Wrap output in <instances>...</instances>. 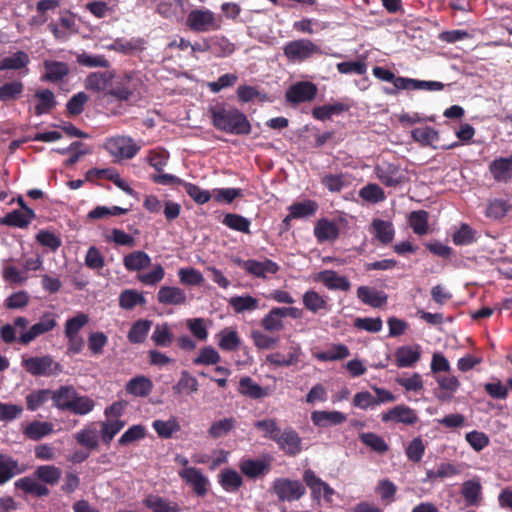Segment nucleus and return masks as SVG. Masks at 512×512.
Returning a JSON list of instances; mask_svg holds the SVG:
<instances>
[{
    "instance_id": "obj_21",
    "label": "nucleus",
    "mask_w": 512,
    "mask_h": 512,
    "mask_svg": "<svg viewBox=\"0 0 512 512\" xmlns=\"http://www.w3.org/2000/svg\"><path fill=\"white\" fill-rule=\"evenodd\" d=\"M43 67L45 74L42 76V80L47 82H60L70 73L69 65L61 61L45 60Z\"/></svg>"
},
{
    "instance_id": "obj_20",
    "label": "nucleus",
    "mask_w": 512,
    "mask_h": 512,
    "mask_svg": "<svg viewBox=\"0 0 512 512\" xmlns=\"http://www.w3.org/2000/svg\"><path fill=\"white\" fill-rule=\"evenodd\" d=\"M347 420L346 414L340 411L316 410L311 413L312 423L320 428L340 425Z\"/></svg>"
},
{
    "instance_id": "obj_14",
    "label": "nucleus",
    "mask_w": 512,
    "mask_h": 512,
    "mask_svg": "<svg viewBox=\"0 0 512 512\" xmlns=\"http://www.w3.org/2000/svg\"><path fill=\"white\" fill-rule=\"evenodd\" d=\"M419 420L417 412L411 407L399 404L381 414L384 423L394 422L404 425H415Z\"/></svg>"
},
{
    "instance_id": "obj_34",
    "label": "nucleus",
    "mask_w": 512,
    "mask_h": 512,
    "mask_svg": "<svg viewBox=\"0 0 512 512\" xmlns=\"http://www.w3.org/2000/svg\"><path fill=\"white\" fill-rule=\"evenodd\" d=\"M126 392L136 397H146L153 390V382L146 376H136L125 386Z\"/></svg>"
},
{
    "instance_id": "obj_4",
    "label": "nucleus",
    "mask_w": 512,
    "mask_h": 512,
    "mask_svg": "<svg viewBox=\"0 0 512 512\" xmlns=\"http://www.w3.org/2000/svg\"><path fill=\"white\" fill-rule=\"evenodd\" d=\"M106 151L117 159H132L141 149L130 136H114L104 143Z\"/></svg>"
},
{
    "instance_id": "obj_30",
    "label": "nucleus",
    "mask_w": 512,
    "mask_h": 512,
    "mask_svg": "<svg viewBox=\"0 0 512 512\" xmlns=\"http://www.w3.org/2000/svg\"><path fill=\"white\" fill-rule=\"evenodd\" d=\"M23 472L17 460L9 455L0 453V485L10 481Z\"/></svg>"
},
{
    "instance_id": "obj_60",
    "label": "nucleus",
    "mask_w": 512,
    "mask_h": 512,
    "mask_svg": "<svg viewBox=\"0 0 512 512\" xmlns=\"http://www.w3.org/2000/svg\"><path fill=\"white\" fill-rule=\"evenodd\" d=\"M76 61L79 65L89 68H109L110 62L104 55L88 54L86 52L77 54Z\"/></svg>"
},
{
    "instance_id": "obj_10",
    "label": "nucleus",
    "mask_w": 512,
    "mask_h": 512,
    "mask_svg": "<svg viewBox=\"0 0 512 512\" xmlns=\"http://www.w3.org/2000/svg\"><path fill=\"white\" fill-rule=\"evenodd\" d=\"M263 331L252 330L251 337L259 349H270L279 340L275 333L283 329V322H262Z\"/></svg>"
},
{
    "instance_id": "obj_64",
    "label": "nucleus",
    "mask_w": 512,
    "mask_h": 512,
    "mask_svg": "<svg viewBox=\"0 0 512 512\" xmlns=\"http://www.w3.org/2000/svg\"><path fill=\"white\" fill-rule=\"evenodd\" d=\"M359 196L370 203H379L385 200L384 190L377 184L369 183L362 187L359 191Z\"/></svg>"
},
{
    "instance_id": "obj_2",
    "label": "nucleus",
    "mask_w": 512,
    "mask_h": 512,
    "mask_svg": "<svg viewBox=\"0 0 512 512\" xmlns=\"http://www.w3.org/2000/svg\"><path fill=\"white\" fill-rule=\"evenodd\" d=\"M145 84L138 72L129 71L117 76L107 95L120 102L135 103L142 98Z\"/></svg>"
},
{
    "instance_id": "obj_58",
    "label": "nucleus",
    "mask_w": 512,
    "mask_h": 512,
    "mask_svg": "<svg viewBox=\"0 0 512 512\" xmlns=\"http://www.w3.org/2000/svg\"><path fill=\"white\" fill-rule=\"evenodd\" d=\"M153 429L156 431L159 437L168 439L172 435L180 430V425L175 418L164 420H154L152 423Z\"/></svg>"
},
{
    "instance_id": "obj_62",
    "label": "nucleus",
    "mask_w": 512,
    "mask_h": 512,
    "mask_svg": "<svg viewBox=\"0 0 512 512\" xmlns=\"http://www.w3.org/2000/svg\"><path fill=\"white\" fill-rule=\"evenodd\" d=\"M185 192L193 199L198 205H203L209 202L213 196L208 190L201 189L198 185L190 182H184L182 186Z\"/></svg>"
},
{
    "instance_id": "obj_19",
    "label": "nucleus",
    "mask_w": 512,
    "mask_h": 512,
    "mask_svg": "<svg viewBox=\"0 0 512 512\" xmlns=\"http://www.w3.org/2000/svg\"><path fill=\"white\" fill-rule=\"evenodd\" d=\"M244 269L250 275L266 278L267 274H276L279 271V265L267 258L264 261L249 259L244 263Z\"/></svg>"
},
{
    "instance_id": "obj_17",
    "label": "nucleus",
    "mask_w": 512,
    "mask_h": 512,
    "mask_svg": "<svg viewBox=\"0 0 512 512\" xmlns=\"http://www.w3.org/2000/svg\"><path fill=\"white\" fill-rule=\"evenodd\" d=\"M372 73L377 79H379L381 81H385V82H390L393 84V87L383 88V92L386 95L396 96L398 94V92L400 90H402L403 87L405 86L404 85L405 77L396 76L391 70L386 69L384 67L375 66L372 69Z\"/></svg>"
},
{
    "instance_id": "obj_42",
    "label": "nucleus",
    "mask_w": 512,
    "mask_h": 512,
    "mask_svg": "<svg viewBox=\"0 0 512 512\" xmlns=\"http://www.w3.org/2000/svg\"><path fill=\"white\" fill-rule=\"evenodd\" d=\"M349 355L350 350L345 344H332L325 351L313 354L317 360L322 362L343 360Z\"/></svg>"
},
{
    "instance_id": "obj_26",
    "label": "nucleus",
    "mask_w": 512,
    "mask_h": 512,
    "mask_svg": "<svg viewBox=\"0 0 512 512\" xmlns=\"http://www.w3.org/2000/svg\"><path fill=\"white\" fill-rule=\"evenodd\" d=\"M461 494L466 506H479L482 501V486L479 479L463 482Z\"/></svg>"
},
{
    "instance_id": "obj_59",
    "label": "nucleus",
    "mask_w": 512,
    "mask_h": 512,
    "mask_svg": "<svg viewBox=\"0 0 512 512\" xmlns=\"http://www.w3.org/2000/svg\"><path fill=\"white\" fill-rule=\"evenodd\" d=\"M236 427V420L233 417L220 419L212 423L208 429L210 437L217 439L227 435Z\"/></svg>"
},
{
    "instance_id": "obj_41",
    "label": "nucleus",
    "mask_w": 512,
    "mask_h": 512,
    "mask_svg": "<svg viewBox=\"0 0 512 512\" xmlns=\"http://www.w3.org/2000/svg\"><path fill=\"white\" fill-rule=\"evenodd\" d=\"M126 422L121 419H105L100 423V437L104 444L109 445L114 437L125 427Z\"/></svg>"
},
{
    "instance_id": "obj_52",
    "label": "nucleus",
    "mask_w": 512,
    "mask_h": 512,
    "mask_svg": "<svg viewBox=\"0 0 512 512\" xmlns=\"http://www.w3.org/2000/svg\"><path fill=\"white\" fill-rule=\"evenodd\" d=\"M34 475L46 484L55 485L60 480L62 471L54 465H41L36 468Z\"/></svg>"
},
{
    "instance_id": "obj_39",
    "label": "nucleus",
    "mask_w": 512,
    "mask_h": 512,
    "mask_svg": "<svg viewBox=\"0 0 512 512\" xmlns=\"http://www.w3.org/2000/svg\"><path fill=\"white\" fill-rule=\"evenodd\" d=\"M151 264L150 256L144 251H133L123 258V265L128 271H140Z\"/></svg>"
},
{
    "instance_id": "obj_27",
    "label": "nucleus",
    "mask_w": 512,
    "mask_h": 512,
    "mask_svg": "<svg viewBox=\"0 0 512 512\" xmlns=\"http://www.w3.org/2000/svg\"><path fill=\"white\" fill-rule=\"evenodd\" d=\"M314 235L320 243L335 241L339 237V227L335 222L322 218L314 227Z\"/></svg>"
},
{
    "instance_id": "obj_55",
    "label": "nucleus",
    "mask_w": 512,
    "mask_h": 512,
    "mask_svg": "<svg viewBox=\"0 0 512 512\" xmlns=\"http://www.w3.org/2000/svg\"><path fill=\"white\" fill-rule=\"evenodd\" d=\"M222 223L234 231L250 234V220L242 215L227 213Z\"/></svg>"
},
{
    "instance_id": "obj_22",
    "label": "nucleus",
    "mask_w": 512,
    "mask_h": 512,
    "mask_svg": "<svg viewBox=\"0 0 512 512\" xmlns=\"http://www.w3.org/2000/svg\"><path fill=\"white\" fill-rule=\"evenodd\" d=\"M76 393L77 390L72 385H62L58 389L52 390L53 406L60 411H69Z\"/></svg>"
},
{
    "instance_id": "obj_16",
    "label": "nucleus",
    "mask_w": 512,
    "mask_h": 512,
    "mask_svg": "<svg viewBox=\"0 0 512 512\" xmlns=\"http://www.w3.org/2000/svg\"><path fill=\"white\" fill-rule=\"evenodd\" d=\"M274 442L288 456H296L302 451V438L291 427L280 431Z\"/></svg>"
},
{
    "instance_id": "obj_49",
    "label": "nucleus",
    "mask_w": 512,
    "mask_h": 512,
    "mask_svg": "<svg viewBox=\"0 0 512 512\" xmlns=\"http://www.w3.org/2000/svg\"><path fill=\"white\" fill-rule=\"evenodd\" d=\"M77 443L89 450H94L98 446V431L95 427L86 426L74 435Z\"/></svg>"
},
{
    "instance_id": "obj_11",
    "label": "nucleus",
    "mask_w": 512,
    "mask_h": 512,
    "mask_svg": "<svg viewBox=\"0 0 512 512\" xmlns=\"http://www.w3.org/2000/svg\"><path fill=\"white\" fill-rule=\"evenodd\" d=\"M320 52V48L308 39L293 40L284 47V54L290 60L303 61Z\"/></svg>"
},
{
    "instance_id": "obj_63",
    "label": "nucleus",
    "mask_w": 512,
    "mask_h": 512,
    "mask_svg": "<svg viewBox=\"0 0 512 512\" xmlns=\"http://www.w3.org/2000/svg\"><path fill=\"white\" fill-rule=\"evenodd\" d=\"M426 446L423 439L418 436L413 438L405 448V454L409 461L418 463L425 454Z\"/></svg>"
},
{
    "instance_id": "obj_5",
    "label": "nucleus",
    "mask_w": 512,
    "mask_h": 512,
    "mask_svg": "<svg viewBox=\"0 0 512 512\" xmlns=\"http://www.w3.org/2000/svg\"><path fill=\"white\" fill-rule=\"evenodd\" d=\"M272 492L279 501L294 502L301 499L305 492V486L299 480L289 478H276L271 486Z\"/></svg>"
},
{
    "instance_id": "obj_38",
    "label": "nucleus",
    "mask_w": 512,
    "mask_h": 512,
    "mask_svg": "<svg viewBox=\"0 0 512 512\" xmlns=\"http://www.w3.org/2000/svg\"><path fill=\"white\" fill-rule=\"evenodd\" d=\"M420 350L418 347L402 346L396 350V365L399 368L413 366L420 359Z\"/></svg>"
},
{
    "instance_id": "obj_46",
    "label": "nucleus",
    "mask_w": 512,
    "mask_h": 512,
    "mask_svg": "<svg viewBox=\"0 0 512 512\" xmlns=\"http://www.w3.org/2000/svg\"><path fill=\"white\" fill-rule=\"evenodd\" d=\"M35 97L38 99L35 106L37 116L49 113L57 104L54 93L49 89L37 91Z\"/></svg>"
},
{
    "instance_id": "obj_37",
    "label": "nucleus",
    "mask_w": 512,
    "mask_h": 512,
    "mask_svg": "<svg viewBox=\"0 0 512 512\" xmlns=\"http://www.w3.org/2000/svg\"><path fill=\"white\" fill-rule=\"evenodd\" d=\"M238 391L251 399H261L269 395L268 388H263L249 376L240 379Z\"/></svg>"
},
{
    "instance_id": "obj_47",
    "label": "nucleus",
    "mask_w": 512,
    "mask_h": 512,
    "mask_svg": "<svg viewBox=\"0 0 512 512\" xmlns=\"http://www.w3.org/2000/svg\"><path fill=\"white\" fill-rule=\"evenodd\" d=\"M360 441L372 451L384 454L389 450V445L384 438L373 432H362L359 434Z\"/></svg>"
},
{
    "instance_id": "obj_25",
    "label": "nucleus",
    "mask_w": 512,
    "mask_h": 512,
    "mask_svg": "<svg viewBox=\"0 0 512 512\" xmlns=\"http://www.w3.org/2000/svg\"><path fill=\"white\" fill-rule=\"evenodd\" d=\"M158 302L164 305H182L187 297L183 289L176 286H162L157 293Z\"/></svg>"
},
{
    "instance_id": "obj_36",
    "label": "nucleus",
    "mask_w": 512,
    "mask_h": 512,
    "mask_svg": "<svg viewBox=\"0 0 512 512\" xmlns=\"http://www.w3.org/2000/svg\"><path fill=\"white\" fill-rule=\"evenodd\" d=\"M269 464L260 459H243L239 463L240 471L247 477L256 479L269 471Z\"/></svg>"
},
{
    "instance_id": "obj_56",
    "label": "nucleus",
    "mask_w": 512,
    "mask_h": 512,
    "mask_svg": "<svg viewBox=\"0 0 512 512\" xmlns=\"http://www.w3.org/2000/svg\"><path fill=\"white\" fill-rule=\"evenodd\" d=\"M291 216L295 219L305 218L312 216L318 210V204L312 200H306L303 202H296L288 208Z\"/></svg>"
},
{
    "instance_id": "obj_8",
    "label": "nucleus",
    "mask_w": 512,
    "mask_h": 512,
    "mask_svg": "<svg viewBox=\"0 0 512 512\" xmlns=\"http://www.w3.org/2000/svg\"><path fill=\"white\" fill-rule=\"evenodd\" d=\"M178 475L186 485L190 486L198 497H205L210 487L209 478L199 468L180 469Z\"/></svg>"
},
{
    "instance_id": "obj_3",
    "label": "nucleus",
    "mask_w": 512,
    "mask_h": 512,
    "mask_svg": "<svg viewBox=\"0 0 512 512\" xmlns=\"http://www.w3.org/2000/svg\"><path fill=\"white\" fill-rule=\"evenodd\" d=\"M21 269L14 265H5L2 271V277L5 282L11 285H23L28 279V272L39 271L43 269V259L40 255L24 259L21 263Z\"/></svg>"
},
{
    "instance_id": "obj_31",
    "label": "nucleus",
    "mask_w": 512,
    "mask_h": 512,
    "mask_svg": "<svg viewBox=\"0 0 512 512\" xmlns=\"http://www.w3.org/2000/svg\"><path fill=\"white\" fill-rule=\"evenodd\" d=\"M111 84L112 74L109 72H92L84 80V87L96 93L105 91Z\"/></svg>"
},
{
    "instance_id": "obj_43",
    "label": "nucleus",
    "mask_w": 512,
    "mask_h": 512,
    "mask_svg": "<svg viewBox=\"0 0 512 512\" xmlns=\"http://www.w3.org/2000/svg\"><path fill=\"white\" fill-rule=\"evenodd\" d=\"M303 481L311 491L312 500L320 503L325 481L318 477L312 469H306L303 472Z\"/></svg>"
},
{
    "instance_id": "obj_18",
    "label": "nucleus",
    "mask_w": 512,
    "mask_h": 512,
    "mask_svg": "<svg viewBox=\"0 0 512 512\" xmlns=\"http://www.w3.org/2000/svg\"><path fill=\"white\" fill-rule=\"evenodd\" d=\"M488 169L496 182H510L512 180V156L494 159Z\"/></svg>"
},
{
    "instance_id": "obj_13",
    "label": "nucleus",
    "mask_w": 512,
    "mask_h": 512,
    "mask_svg": "<svg viewBox=\"0 0 512 512\" xmlns=\"http://www.w3.org/2000/svg\"><path fill=\"white\" fill-rule=\"evenodd\" d=\"M375 174L386 187H397L405 180V176L398 164L382 161L375 166Z\"/></svg>"
},
{
    "instance_id": "obj_50",
    "label": "nucleus",
    "mask_w": 512,
    "mask_h": 512,
    "mask_svg": "<svg viewBox=\"0 0 512 512\" xmlns=\"http://www.w3.org/2000/svg\"><path fill=\"white\" fill-rule=\"evenodd\" d=\"M346 110H348L347 105L337 102L334 104L314 107L312 109V116L317 120L325 121L330 119L333 115L341 114Z\"/></svg>"
},
{
    "instance_id": "obj_1",
    "label": "nucleus",
    "mask_w": 512,
    "mask_h": 512,
    "mask_svg": "<svg viewBox=\"0 0 512 512\" xmlns=\"http://www.w3.org/2000/svg\"><path fill=\"white\" fill-rule=\"evenodd\" d=\"M213 127L230 135H249L252 126L247 116L238 108L217 103L208 109Z\"/></svg>"
},
{
    "instance_id": "obj_6",
    "label": "nucleus",
    "mask_w": 512,
    "mask_h": 512,
    "mask_svg": "<svg viewBox=\"0 0 512 512\" xmlns=\"http://www.w3.org/2000/svg\"><path fill=\"white\" fill-rule=\"evenodd\" d=\"M22 365L28 373L36 377L56 376L62 372L61 364L55 362L49 355L25 358Z\"/></svg>"
},
{
    "instance_id": "obj_33",
    "label": "nucleus",
    "mask_w": 512,
    "mask_h": 512,
    "mask_svg": "<svg viewBox=\"0 0 512 512\" xmlns=\"http://www.w3.org/2000/svg\"><path fill=\"white\" fill-rule=\"evenodd\" d=\"M143 504L152 512H180L181 510L176 502H171L161 496L153 494L145 497Z\"/></svg>"
},
{
    "instance_id": "obj_61",
    "label": "nucleus",
    "mask_w": 512,
    "mask_h": 512,
    "mask_svg": "<svg viewBox=\"0 0 512 512\" xmlns=\"http://www.w3.org/2000/svg\"><path fill=\"white\" fill-rule=\"evenodd\" d=\"M31 220L32 219H30L25 212L13 210L0 219V224L11 227L26 228L30 224Z\"/></svg>"
},
{
    "instance_id": "obj_35",
    "label": "nucleus",
    "mask_w": 512,
    "mask_h": 512,
    "mask_svg": "<svg viewBox=\"0 0 512 512\" xmlns=\"http://www.w3.org/2000/svg\"><path fill=\"white\" fill-rule=\"evenodd\" d=\"M357 297L372 307H381L387 302V295L383 291L368 286H360L357 289Z\"/></svg>"
},
{
    "instance_id": "obj_9",
    "label": "nucleus",
    "mask_w": 512,
    "mask_h": 512,
    "mask_svg": "<svg viewBox=\"0 0 512 512\" xmlns=\"http://www.w3.org/2000/svg\"><path fill=\"white\" fill-rule=\"evenodd\" d=\"M48 29L56 40L66 41L72 34L77 32L75 15L69 10L60 12L58 21L50 22Z\"/></svg>"
},
{
    "instance_id": "obj_28",
    "label": "nucleus",
    "mask_w": 512,
    "mask_h": 512,
    "mask_svg": "<svg viewBox=\"0 0 512 512\" xmlns=\"http://www.w3.org/2000/svg\"><path fill=\"white\" fill-rule=\"evenodd\" d=\"M218 483L224 491L235 493L243 485V478L236 470L225 468L218 475Z\"/></svg>"
},
{
    "instance_id": "obj_48",
    "label": "nucleus",
    "mask_w": 512,
    "mask_h": 512,
    "mask_svg": "<svg viewBox=\"0 0 512 512\" xmlns=\"http://www.w3.org/2000/svg\"><path fill=\"white\" fill-rule=\"evenodd\" d=\"M218 346L223 351H235L239 348L241 340L235 330L223 329L217 334Z\"/></svg>"
},
{
    "instance_id": "obj_7",
    "label": "nucleus",
    "mask_w": 512,
    "mask_h": 512,
    "mask_svg": "<svg viewBox=\"0 0 512 512\" xmlns=\"http://www.w3.org/2000/svg\"><path fill=\"white\" fill-rule=\"evenodd\" d=\"M187 26L194 32H208L220 29L221 22L208 9H194L187 16Z\"/></svg>"
},
{
    "instance_id": "obj_23",
    "label": "nucleus",
    "mask_w": 512,
    "mask_h": 512,
    "mask_svg": "<svg viewBox=\"0 0 512 512\" xmlns=\"http://www.w3.org/2000/svg\"><path fill=\"white\" fill-rule=\"evenodd\" d=\"M236 95L240 103H249L257 100L260 103L273 102V97L256 86L239 85Z\"/></svg>"
},
{
    "instance_id": "obj_29",
    "label": "nucleus",
    "mask_w": 512,
    "mask_h": 512,
    "mask_svg": "<svg viewBox=\"0 0 512 512\" xmlns=\"http://www.w3.org/2000/svg\"><path fill=\"white\" fill-rule=\"evenodd\" d=\"M54 432V425L48 421L34 420L26 425L23 434L30 440L39 441Z\"/></svg>"
},
{
    "instance_id": "obj_44",
    "label": "nucleus",
    "mask_w": 512,
    "mask_h": 512,
    "mask_svg": "<svg viewBox=\"0 0 512 512\" xmlns=\"http://www.w3.org/2000/svg\"><path fill=\"white\" fill-rule=\"evenodd\" d=\"M52 390L38 389L33 390L26 395V408L28 411L34 412L40 409L45 403L51 400Z\"/></svg>"
},
{
    "instance_id": "obj_12",
    "label": "nucleus",
    "mask_w": 512,
    "mask_h": 512,
    "mask_svg": "<svg viewBox=\"0 0 512 512\" xmlns=\"http://www.w3.org/2000/svg\"><path fill=\"white\" fill-rule=\"evenodd\" d=\"M317 95V87L309 81H300L291 85L285 93L286 101L292 105L310 102Z\"/></svg>"
},
{
    "instance_id": "obj_53",
    "label": "nucleus",
    "mask_w": 512,
    "mask_h": 512,
    "mask_svg": "<svg viewBox=\"0 0 512 512\" xmlns=\"http://www.w3.org/2000/svg\"><path fill=\"white\" fill-rule=\"evenodd\" d=\"M95 408V402L87 395H80L78 392L72 401L69 412L75 415L84 416L89 414Z\"/></svg>"
},
{
    "instance_id": "obj_24",
    "label": "nucleus",
    "mask_w": 512,
    "mask_h": 512,
    "mask_svg": "<svg viewBox=\"0 0 512 512\" xmlns=\"http://www.w3.org/2000/svg\"><path fill=\"white\" fill-rule=\"evenodd\" d=\"M370 231L374 234L375 239L382 245H389L392 243L395 236L393 224L390 221L379 218L373 219Z\"/></svg>"
},
{
    "instance_id": "obj_40",
    "label": "nucleus",
    "mask_w": 512,
    "mask_h": 512,
    "mask_svg": "<svg viewBox=\"0 0 512 512\" xmlns=\"http://www.w3.org/2000/svg\"><path fill=\"white\" fill-rule=\"evenodd\" d=\"M319 279L328 289H337L341 291H348L350 289L349 280L345 276L338 275L333 270L320 272Z\"/></svg>"
},
{
    "instance_id": "obj_51",
    "label": "nucleus",
    "mask_w": 512,
    "mask_h": 512,
    "mask_svg": "<svg viewBox=\"0 0 512 512\" xmlns=\"http://www.w3.org/2000/svg\"><path fill=\"white\" fill-rule=\"evenodd\" d=\"M30 62L29 56L24 51H17L10 57L0 60V71L19 70L25 68Z\"/></svg>"
},
{
    "instance_id": "obj_32",
    "label": "nucleus",
    "mask_w": 512,
    "mask_h": 512,
    "mask_svg": "<svg viewBox=\"0 0 512 512\" xmlns=\"http://www.w3.org/2000/svg\"><path fill=\"white\" fill-rule=\"evenodd\" d=\"M14 485L17 489L22 490L25 494H30L37 497H44L50 493L46 485L29 476H25L16 480Z\"/></svg>"
},
{
    "instance_id": "obj_15",
    "label": "nucleus",
    "mask_w": 512,
    "mask_h": 512,
    "mask_svg": "<svg viewBox=\"0 0 512 512\" xmlns=\"http://www.w3.org/2000/svg\"><path fill=\"white\" fill-rule=\"evenodd\" d=\"M411 136L414 141L420 143L422 146H432L434 149L441 148L443 150H450L460 145L458 141L440 146L434 145V143L439 140V132L430 126L413 129L411 131Z\"/></svg>"
},
{
    "instance_id": "obj_54",
    "label": "nucleus",
    "mask_w": 512,
    "mask_h": 512,
    "mask_svg": "<svg viewBox=\"0 0 512 512\" xmlns=\"http://www.w3.org/2000/svg\"><path fill=\"white\" fill-rule=\"evenodd\" d=\"M429 214L425 210L413 211L409 215V225L417 235H425L428 232Z\"/></svg>"
},
{
    "instance_id": "obj_57",
    "label": "nucleus",
    "mask_w": 512,
    "mask_h": 512,
    "mask_svg": "<svg viewBox=\"0 0 512 512\" xmlns=\"http://www.w3.org/2000/svg\"><path fill=\"white\" fill-rule=\"evenodd\" d=\"M24 91L21 81L6 82L0 86V101L8 102L17 100Z\"/></svg>"
},
{
    "instance_id": "obj_45",
    "label": "nucleus",
    "mask_w": 512,
    "mask_h": 512,
    "mask_svg": "<svg viewBox=\"0 0 512 512\" xmlns=\"http://www.w3.org/2000/svg\"><path fill=\"white\" fill-rule=\"evenodd\" d=\"M199 388V382L196 377L191 375L188 371L184 370L181 372L180 379L173 386V391L176 394L190 395L197 392Z\"/></svg>"
}]
</instances>
